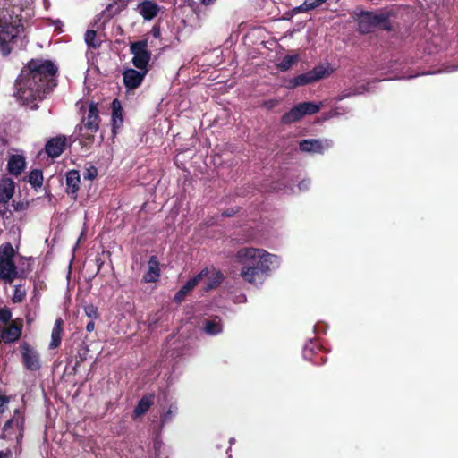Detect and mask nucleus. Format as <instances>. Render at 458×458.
Segmentation results:
<instances>
[{"label":"nucleus","mask_w":458,"mask_h":458,"mask_svg":"<svg viewBox=\"0 0 458 458\" xmlns=\"http://www.w3.org/2000/svg\"><path fill=\"white\" fill-rule=\"evenodd\" d=\"M322 107V103L302 102L294 106L289 112L282 116V123L289 124L299 121L305 115L318 113Z\"/></svg>","instance_id":"423d86ee"},{"label":"nucleus","mask_w":458,"mask_h":458,"mask_svg":"<svg viewBox=\"0 0 458 458\" xmlns=\"http://www.w3.org/2000/svg\"><path fill=\"white\" fill-rule=\"evenodd\" d=\"M316 347V344L310 341L308 343L303 349V356L306 360H311L312 359V353L314 352V349Z\"/></svg>","instance_id":"f704fd0d"},{"label":"nucleus","mask_w":458,"mask_h":458,"mask_svg":"<svg viewBox=\"0 0 458 458\" xmlns=\"http://www.w3.org/2000/svg\"><path fill=\"white\" fill-rule=\"evenodd\" d=\"M84 38L89 47L98 48L101 46V39L97 37V33L94 30H87Z\"/></svg>","instance_id":"c756f323"},{"label":"nucleus","mask_w":458,"mask_h":458,"mask_svg":"<svg viewBox=\"0 0 458 458\" xmlns=\"http://www.w3.org/2000/svg\"><path fill=\"white\" fill-rule=\"evenodd\" d=\"M94 327H95V324L94 322L91 320L89 321L87 325H86V330L88 332H92L94 330Z\"/></svg>","instance_id":"a19ab883"},{"label":"nucleus","mask_w":458,"mask_h":458,"mask_svg":"<svg viewBox=\"0 0 458 458\" xmlns=\"http://www.w3.org/2000/svg\"><path fill=\"white\" fill-rule=\"evenodd\" d=\"M203 330L206 334L209 335H216L223 331V326L221 324V319L218 318H215L212 319H208L205 321Z\"/></svg>","instance_id":"5701e85b"},{"label":"nucleus","mask_w":458,"mask_h":458,"mask_svg":"<svg viewBox=\"0 0 458 458\" xmlns=\"http://www.w3.org/2000/svg\"><path fill=\"white\" fill-rule=\"evenodd\" d=\"M327 0H305L302 4L295 8L297 13H303L321 6Z\"/></svg>","instance_id":"cd10ccee"},{"label":"nucleus","mask_w":458,"mask_h":458,"mask_svg":"<svg viewBox=\"0 0 458 458\" xmlns=\"http://www.w3.org/2000/svg\"><path fill=\"white\" fill-rule=\"evenodd\" d=\"M223 275L216 270H208V275L204 276L202 282L205 283L206 290H211L217 287L223 281Z\"/></svg>","instance_id":"aec40b11"},{"label":"nucleus","mask_w":458,"mask_h":458,"mask_svg":"<svg viewBox=\"0 0 458 458\" xmlns=\"http://www.w3.org/2000/svg\"><path fill=\"white\" fill-rule=\"evenodd\" d=\"M314 81V77H312L310 71H309L308 72L301 73L294 77L290 81V83L293 88H295L298 86L307 85Z\"/></svg>","instance_id":"a878e982"},{"label":"nucleus","mask_w":458,"mask_h":458,"mask_svg":"<svg viewBox=\"0 0 458 458\" xmlns=\"http://www.w3.org/2000/svg\"><path fill=\"white\" fill-rule=\"evenodd\" d=\"M296 60H297V55H286L277 64V67L281 71H287L293 66V64L296 62Z\"/></svg>","instance_id":"2f4dec72"},{"label":"nucleus","mask_w":458,"mask_h":458,"mask_svg":"<svg viewBox=\"0 0 458 458\" xmlns=\"http://www.w3.org/2000/svg\"><path fill=\"white\" fill-rule=\"evenodd\" d=\"M66 141L65 136H57L50 139L45 146L46 153L52 158L58 157L64 151Z\"/></svg>","instance_id":"9b49d317"},{"label":"nucleus","mask_w":458,"mask_h":458,"mask_svg":"<svg viewBox=\"0 0 458 458\" xmlns=\"http://www.w3.org/2000/svg\"><path fill=\"white\" fill-rule=\"evenodd\" d=\"M19 33L20 21L7 11H0V51L4 55L10 54Z\"/></svg>","instance_id":"7ed1b4c3"},{"label":"nucleus","mask_w":458,"mask_h":458,"mask_svg":"<svg viewBox=\"0 0 458 458\" xmlns=\"http://www.w3.org/2000/svg\"><path fill=\"white\" fill-rule=\"evenodd\" d=\"M12 422H13V420H9V421L6 423V425H9V424H10V423H12Z\"/></svg>","instance_id":"8fccbe9b"},{"label":"nucleus","mask_w":458,"mask_h":458,"mask_svg":"<svg viewBox=\"0 0 458 458\" xmlns=\"http://www.w3.org/2000/svg\"><path fill=\"white\" fill-rule=\"evenodd\" d=\"M12 318V313L7 309H0V321L1 322H8Z\"/></svg>","instance_id":"e433bc0d"},{"label":"nucleus","mask_w":458,"mask_h":458,"mask_svg":"<svg viewBox=\"0 0 458 458\" xmlns=\"http://www.w3.org/2000/svg\"><path fill=\"white\" fill-rule=\"evenodd\" d=\"M62 324L63 321L61 318L55 320L54 327L51 333V342L49 344L50 349L56 348L61 343V333H62Z\"/></svg>","instance_id":"393cba45"},{"label":"nucleus","mask_w":458,"mask_h":458,"mask_svg":"<svg viewBox=\"0 0 458 458\" xmlns=\"http://www.w3.org/2000/svg\"><path fill=\"white\" fill-rule=\"evenodd\" d=\"M28 182L34 188H39L43 183V174L41 170H32L28 176Z\"/></svg>","instance_id":"c85d7f7f"},{"label":"nucleus","mask_w":458,"mask_h":458,"mask_svg":"<svg viewBox=\"0 0 458 458\" xmlns=\"http://www.w3.org/2000/svg\"><path fill=\"white\" fill-rule=\"evenodd\" d=\"M14 193V182L10 178H3L0 181V203L6 204Z\"/></svg>","instance_id":"f3484780"},{"label":"nucleus","mask_w":458,"mask_h":458,"mask_svg":"<svg viewBox=\"0 0 458 458\" xmlns=\"http://www.w3.org/2000/svg\"><path fill=\"white\" fill-rule=\"evenodd\" d=\"M416 76H417V75H409V76H407L406 78L411 79V78H414V77H416Z\"/></svg>","instance_id":"09e8293b"},{"label":"nucleus","mask_w":458,"mask_h":458,"mask_svg":"<svg viewBox=\"0 0 458 458\" xmlns=\"http://www.w3.org/2000/svg\"><path fill=\"white\" fill-rule=\"evenodd\" d=\"M309 184H310V182H308V181H302V182H301L299 183V189H300V190L307 189Z\"/></svg>","instance_id":"79ce46f5"},{"label":"nucleus","mask_w":458,"mask_h":458,"mask_svg":"<svg viewBox=\"0 0 458 458\" xmlns=\"http://www.w3.org/2000/svg\"><path fill=\"white\" fill-rule=\"evenodd\" d=\"M312 77H314V81H319L329 76L333 70L329 67V65H318L310 70Z\"/></svg>","instance_id":"bb28decb"},{"label":"nucleus","mask_w":458,"mask_h":458,"mask_svg":"<svg viewBox=\"0 0 458 458\" xmlns=\"http://www.w3.org/2000/svg\"><path fill=\"white\" fill-rule=\"evenodd\" d=\"M126 6L127 3L125 0H114L106 7L103 11V14L106 18H112L123 11Z\"/></svg>","instance_id":"412c9836"},{"label":"nucleus","mask_w":458,"mask_h":458,"mask_svg":"<svg viewBox=\"0 0 458 458\" xmlns=\"http://www.w3.org/2000/svg\"><path fill=\"white\" fill-rule=\"evenodd\" d=\"M26 296V291L21 285H16L14 287L13 294L12 297V301L13 303H19L23 301Z\"/></svg>","instance_id":"473e14b6"},{"label":"nucleus","mask_w":458,"mask_h":458,"mask_svg":"<svg viewBox=\"0 0 458 458\" xmlns=\"http://www.w3.org/2000/svg\"><path fill=\"white\" fill-rule=\"evenodd\" d=\"M207 275L208 269H203L197 276L188 280L186 284L175 293L174 301L178 303L181 302L197 284L202 282V279Z\"/></svg>","instance_id":"f8f14e48"},{"label":"nucleus","mask_w":458,"mask_h":458,"mask_svg":"<svg viewBox=\"0 0 458 458\" xmlns=\"http://www.w3.org/2000/svg\"><path fill=\"white\" fill-rule=\"evenodd\" d=\"M332 145L333 143L330 140L309 139L300 142V149L302 152L322 154L324 151L329 149Z\"/></svg>","instance_id":"9d476101"},{"label":"nucleus","mask_w":458,"mask_h":458,"mask_svg":"<svg viewBox=\"0 0 458 458\" xmlns=\"http://www.w3.org/2000/svg\"><path fill=\"white\" fill-rule=\"evenodd\" d=\"M161 446H162V442L157 438L154 441V449H155L157 454L160 452Z\"/></svg>","instance_id":"ea45409f"},{"label":"nucleus","mask_w":458,"mask_h":458,"mask_svg":"<svg viewBox=\"0 0 458 458\" xmlns=\"http://www.w3.org/2000/svg\"><path fill=\"white\" fill-rule=\"evenodd\" d=\"M130 51L133 55L132 64L139 70L148 72V65L150 61V52L148 50L147 40L132 42L130 45Z\"/></svg>","instance_id":"0eeeda50"},{"label":"nucleus","mask_w":458,"mask_h":458,"mask_svg":"<svg viewBox=\"0 0 458 458\" xmlns=\"http://www.w3.org/2000/svg\"><path fill=\"white\" fill-rule=\"evenodd\" d=\"M377 28L389 30L387 17L385 14L365 13L359 17L358 30L360 33H370Z\"/></svg>","instance_id":"39448f33"},{"label":"nucleus","mask_w":458,"mask_h":458,"mask_svg":"<svg viewBox=\"0 0 458 458\" xmlns=\"http://www.w3.org/2000/svg\"><path fill=\"white\" fill-rule=\"evenodd\" d=\"M56 72L57 67L49 60L30 61L16 81L18 99L30 108H36L37 102L51 90V81Z\"/></svg>","instance_id":"f257e3e1"},{"label":"nucleus","mask_w":458,"mask_h":458,"mask_svg":"<svg viewBox=\"0 0 458 458\" xmlns=\"http://www.w3.org/2000/svg\"><path fill=\"white\" fill-rule=\"evenodd\" d=\"M21 352L24 367L31 371L40 369V360L38 352L27 343L21 345Z\"/></svg>","instance_id":"1a4fd4ad"},{"label":"nucleus","mask_w":458,"mask_h":458,"mask_svg":"<svg viewBox=\"0 0 458 458\" xmlns=\"http://www.w3.org/2000/svg\"><path fill=\"white\" fill-rule=\"evenodd\" d=\"M154 403L153 395H144L138 403L134 409L135 417H140L144 414Z\"/></svg>","instance_id":"b1692460"},{"label":"nucleus","mask_w":458,"mask_h":458,"mask_svg":"<svg viewBox=\"0 0 458 458\" xmlns=\"http://www.w3.org/2000/svg\"><path fill=\"white\" fill-rule=\"evenodd\" d=\"M454 71H458V66H450L445 70V72H452Z\"/></svg>","instance_id":"37998d69"},{"label":"nucleus","mask_w":458,"mask_h":458,"mask_svg":"<svg viewBox=\"0 0 458 458\" xmlns=\"http://www.w3.org/2000/svg\"><path fill=\"white\" fill-rule=\"evenodd\" d=\"M21 335V328L16 325H8L0 327V337L5 343H13L17 341Z\"/></svg>","instance_id":"dca6fc26"},{"label":"nucleus","mask_w":458,"mask_h":458,"mask_svg":"<svg viewBox=\"0 0 458 458\" xmlns=\"http://www.w3.org/2000/svg\"><path fill=\"white\" fill-rule=\"evenodd\" d=\"M98 175V170L95 166L89 165L86 167L85 172L83 174V177L85 180H93Z\"/></svg>","instance_id":"c9c22d12"},{"label":"nucleus","mask_w":458,"mask_h":458,"mask_svg":"<svg viewBox=\"0 0 458 458\" xmlns=\"http://www.w3.org/2000/svg\"><path fill=\"white\" fill-rule=\"evenodd\" d=\"M216 0H201V3L203 4H206V5H208V4H211L215 2Z\"/></svg>","instance_id":"c03bdc74"},{"label":"nucleus","mask_w":458,"mask_h":458,"mask_svg":"<svg viewBox=\"0 0 458 458\" xmlns=\"http://www.w3.org/2000/svg\"><path fill=\"white\" fill-rule=\"evenodd\" d=\"M9 403V398L0 394V413L4 411V406Z\"/></svg>","instance_id":"4c0bfd02"},{"label":"nucleus","mask_w":458,"mask_h":458,"mask_svg":"<svg viewBox=\"0 0 458 458\" xmlns=\"http://www.w3.org/2000/svg\"><path fill=\"white\" fill-rule=\"evenodd\" d=\"M83 125L80 128L81 135L89 138L99 128V116L98 105L91 102L89 106L86 116L83 118Z\"/></svg>","instance_id":"6e6552de"},{"label":"nucleus","mask_w":458,"mask_h":458,"mask_svg":"<svg viewBox=\"0 0 458 458\" xmlns=\"http://www.w3.org/2000/svg\"><path fill=\"white\" fill-rule=\"evenodd\" d=\"M146 71L127 69L123 72V82L126 88L134 89L138 88L144 77L146 76Z\"/></svg>","instance_id":"ddd939ff"},{"label":"nucleus","mask_w":458,"mask_h":458,"mask_svg":"<svg viewBox=\"0 0 458 458\" xmlns=\"http://www.w3.org/2000/svg\"><path fill=\"white\" fill-rule=\"evenodd\" d=\"M0 458H7V454L3 452H0Z\"/></svg>","instance_id":"49530a36"},{"label":"nucleus","mask_w":458,"mask_h":458,"mask_svg":"<svg viewBox=\"0 0 458 458\" xmlns=\"http://www.w3.org/2000/svg\"><path fill=\"white\" fill-rule=\"evenodd\" d=\"M235 261L241 265L240 276L243 281L259 286L270 273L281 265V258L263 249L244 247L235 254Z\"/></svg>","instance_id":"f03ea898"},{"label":"nucleus","mask_w":458,"mask_h":458,"mask_svg":"<svg viewBox=\"0 0 458 458\" xmlns=\"http://www.w3.org/2000/svg\"><path fill=\"white\" fill-rule=\"evenodd\" d=\"M160 276L159 264L155 256H152L148 264V271L143 276V280L147 283L157 281Z\"/></svg>","instance_id":"6ab92c4d"},{"label":"nucleus","mask_w":458,"mask_h":458,"mask_svg":"<svg viewBox=\"0 0 458 458\" xmlns=\"http://www.w3.org/2000/svg\"><path fill=\"white\" fill-rule=\"evenodd\" d=\"M84 311H85V314L91 319H96L98 318V308L92 304L85 306Z\"/></svg>","instance_id":"72a5a7b5"},{"label":"nucleus","mask_w":458,"mask_h":458,"mask_svg":"<svg viewBox=\"0 0 458 458\" xmlns=\"http://www.w3.org/2000/svg\"><path fill=\"white\" fill-rule=\"evenodd\" d=\"M25 165L26 162L22 155H12L8 159L7 169L10 174L19 175L24 170Z\"/></svg>","instance_id":"a211bd4d"},{"label":"nucleus","mask_w":458,"mask_h":458,"mask_svg":"<svg viewBox=\"0 0 458 458\" xmlns=\"http://www.w3.org/2000/svg\"><path fill=\"white\" fill-rule=\"evenodd\" d=\"M177 405L173 403L169 406L168 410L166 412L163 413L161 415V424L162 425H165L170 421H172V420L174 419V417L175 416L176 412H177Z\"/></svg>","instance_id":"7c9ffc66"},{"label":"nucleus","mask_w":458,"mask_h":458,"mask_svg":"<svg viewBox=\"0 0 458 458\" xmlns=\"http://www.w3.org/2000/svg\"><path fill=\"white\" fill-rule=\"evenodd\" d=\"M229 443H230V445L234 444V443H235V438L231 437V438L229 439Z\"/></svg>","instance_id":"de8ad7c7"},{"label":"nucleus","mask_w":458,"mask_h":458,"mask_svg":"<svg viewBox=\"0 0 458 458\" xmlns=\"http://www.w3.org/2000/svg\"><path fill=\"white\" fill-rule=\"evenodd\" d=\"M123 119L121 104L117 99H114L112 103V123L114 133L116 132V130L123 125Z\"/></svg>","instance_id":"4be33fe9"},{"label":"nucleus","mask_w":458,"mask_h":458,"mask_svg":"<svg viewBox=\"0 0 458 458\" xmlns=\"http://www.w3.org/2000/svg\"><path fill=\"white\" fill-rule=\"evenodd\" d=\"M136 11L145 21H151L158 14L160 7L151 0H144L137 5Z\"/></svg>","instance_id":"4468645a"},{"label":"nucleus","mask_w":458,"mask_h":458,"mask_svg":"<svg viewBox=\"0 0 458 458\" xmlns=\"http://www.w3.org/2000/svg\"><path fill=\"white\" fill-rule=\"evenodd\" d=\"M66 193L73 199L77 198V192L80 189L81 176L77 170H70L65 175Z\"/></svg>","instance_id":"2eb2a0df"},{"label":"nucleus","mask_w":458,"mask_h":458,"mask_svg":"<svg viewBox=\"0 0 458 458\" xmlns=\"http://www.w3.org/2000/svg\"><path fill=\"white\" fill-rule=\"evenodd\" d=\"M151 34L155 38H159L161 35L160 28L158 26H154L151 30Z\"/></svg>","instance_id":"58836bf2"},{"label":"nucleus","mask_w":458,"mask_h":458,"mask_svg":"<svg viewBox=\"0 0 458 458\" xmlns=\"http://www.w3.org/2000/svg\"><path fill=\"white\" fill-rule=\"evenodd\" d=\"M14 257L15 250L11 243L0 246V280L7 284H11L19 275Z\"/></svg>","instance_id":"20e7f679"},{"label":"nucleus","mask_w":458,"mask_h":458,"mask_svg":"<svg viewBox=\"0 0 458 458\" xmlns=\"http://www.w3.org/2000/svg\"><path fill=\"white\" fill-rule=\"evenodd\" d=\"M351 95H352L351 93H349V94H344V95L340 96L337 99H338V100H342V99H344V98L350 97Z\"/></svg>","instance_id":"a18cd8bd"}]
</instances>
